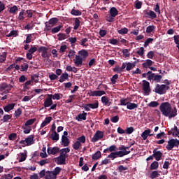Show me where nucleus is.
I'll use <instances>...</instances> for the list:
<instances>
[{"label":"nucleus","mask_w":179,"mask_h":179,"mask_svg":"<svg viewBox=\"0 0 179 179\" xmlns=\"http://www.w3.org/2000/svg\"><path fill=\"white\" fill-rule=\"evenodd\" d=\"M159 111L164 117L169 120L177 117V108H173L169 102H162L159 106Z\"/></svg>","instance_id":"nucleus-1"},{"label":"nucleus","mask_w":179,"mask_h":179,"mask_svg":"<svg viewBox=\"0 0 179 179\" xmlns=\"http://www.w3.org/2000/svg\"><path fill=\"white\" fill-rule=\"evenodd\" d=\"M169 89H170V87L169 85H166L164 84H157L156 87H155L154 92L155 93H157L158 94H166Z\"/></svg>","instance_id":"nucleus-2"},{"label":"nucleus","mask_w":179,"mask_h":179,"mask_svg":"<svg viewBox=\"0 0 179 179\" xmlns=\"http://www.w3.org/2000/svg\"><path fill=\"white\" fill-rule=\"evenodd\" d=\"M179 146V140L177 138H172L168 141V144L166 146L167 150H173L174 148H178Z\"/></svg>","instance_id":"nucleus-3"},{"label":"nucleus","mask_w":179,"mask_h":179,"mask_svg":"<svg viewBox=\"0 0 179 179\" xmlns=\"http://www.w3.org/2000/svg\"><path fill=\"white\" fill-rule=\"evenodd\" d=\"M58 23V18L57 17H52L49 20L48 22H46L45 23V28L48 31H50L51 30V27H54Z\"/></svg>","instance_id":"nucleus-4"},{"label":"nucleus","mask_w":179,"mask_h":179,"mask_svg":"<svg viewBox=\"0 0 179 179\" xmlns=\"http://www.w3.org/2000/svg\"><path fill=\"white\" fill-rule=\"evenodd\" d=\"M143 90L145 96H149V94H150L152 90H150V83L149 81L143 80Z\"/></svg>","instance_id":"nucleus-5"},{"label":"nucleus","mask_w":179,"mask_h":179,"mask_svg":"<svg viewBox=\"0 0 179 179\" xmlns=\"http://www.w3.org/2000/svg\"><path fill=\"white\" fill-rule=\"evenodd\" d=\"M13 87V85H12L11 84L3 83L0 84V92H3V90H6L7 92H10V90H12Z\"/></svg>","instance_id":"nucleus-6"},{"label":"nucleus","mask_w":179,"mask_h":179,"mask_svg":"<svg viewBox=\"0 0 179 179\" xmlns=\"http://www.w3.org/2000/svg\"><path fill=\"white\" fill-rule=\"evenodd\" d=\"M38 52H41V57H43V58H48V48L45 46H41L38 48Z\"/></svg>","instance_id":"nucleus-7"},{"label":"nucleus","mask_w":179,"mask_h":179,"mask_svg":"<svg viewBox=\"0 0 179 179\" xmlns=\"http://www.w3.org/2000/svg\"><path fill=\"white\" fill-rule=\"evenodd\" d=\"M153 157H155L157 162H159L162 160V157H163V152L161 151H157V148H155L152 151Z\"/></svg>","instance_id":"nucleus-8"},{"label":"nucleus","mask_w":179,"mask_h":179,"mask_svg":"<svg viewBox=\"0 0 179 179\" xmlns=\"http://www.w3.org/2000/svg\"><path fill=\"white\" fill-rule=\"evenodd\" d=\"M103 136H104V133L98 130L92 138V142H97L99 139H102Z\"/></svg>","instance_id":"nucleus-9"},{"label":"nucleus","mask_w":179,"mask_h":179,"mask_svg":"<svg viewBox=\"0 0 179 179\" xmlns=\"http://www.w3.org/2000/svg\"><path fill=\"white\" fill-rule=\"evenodd\" d=\"M144 15L145 16H146V17L151 19V20H153L156 19V17H157V15L156 14V13H155V11L152 10H150L149 12L145 11Z\"/></svg>","instance_id":"nucleus-10"},{"label":"nucleus","mask_w":179,"mask_h":179,"mask_svg":"<svg viewBox=\"0 0 179 179\" xmlns=\"http://www.w3.org/2000/svg\"><path fill=\"white\" fill-rule=\"evenodd\" d=\"M57 153H59V148H58V146H55V147H48V154L49 155H57Z\"/></svg>","instance_id":"nucleus-11"},{"label":"nucleus","mask_w":179,"mask_h":179,"mask_svg":"<svg viewBox=\"0 0 179 179\" xmlns=\"http://www.w3.org/2000/svg\"><path fill=\"white\" fill-rule=\"evenodd\" d=\"M52 99L51 98V95L48 94V97L45 99L43 103V107L47 108V107H51L52 104Z\"/></svg>","instance_id":"nucleus-12"},{"label":"nucleus","mask_w":179,"mask_h":179,"mask_svg":"<svg viewBox=\"0 0 179 179\" xmlns=\"http://www.w3.org/2000/svg\"><path fill=\"white\" fill-rule=\"evenodd\" d=\"M103 94H106V92L101 90L90 91V96L92 97H101V96H103Z\"/></svg>","instance_id":"nucleus-13"},{"label":"nucleus","mask_w":179,"mask_h":179,"mask_svg":"<svg viewBox=\"0 0 179 179\" xmlns=\"http://www.w3.org/2000/svg\"><path fill=\"white\" fill-rule=\"evenodd\" d=\"M83 58H81L80 56L76 55V59H74V64L76 66H82L83 65Z\"/></svg>","instance_id":"nucleus-14"},{"label":"nucleus","mask_w":179,"mask_h":179,"mask_svg":"<svg viewBox=\"0 0 179 179\" xmlns=\"http://www.w3.org/2000/svg\"><path fill=\"white\" fill-rule=\"evenodd\" d=\"M78 56L80 57V58H83V59L85 61L87 57H89V52L87 50L83 49L82 50H80L78 52Z\"/></svg>","instance_id":"nucleus-15"},{"label":"nucleus","mask_w":179,"mask_h":179,"mask_svg":"<svg viewBox=\"0 0 179 179\" xmlns=\"http://www.w3.org/2000/svg\"><path fill=\"white\" fill-rule=\"evenodd\" d=\"M27 146H30L34 144V135H30L25 138Z\"/></svg>","instance_id":"nucleus-16"},{"label":"nucleus","mask_w":179,"mask_h":179,"mask_svg":"<svg viewBox=\"0 0 179 179\" xmlns=\"http://www.w3.org/2000/svg\"><path fill=\"white\" fill-rule=\"evenodd\" d=\"M36 34H30L27 35V38L25 41H24V43H25V44H29V43H31V39L33 38V40H36Z\"/></svg>","instance_id":"nucleus-17"},{"label":"nucleus","mask_w":179,"mask_h":179,"mask_svg":"<svg viewBox=\"0 0 179 179\" xmlns=\"http://www.w3.org/2000/svg\"><path fill=\"white\" fill-rule=\"evenodd\" d=\"M57 164H66V158L64 157H57L55 159Z\"/></svg>","instance_id":"nucleus-18"},{"label":"nucleus","mask_w":179,"mask_h":179,"mask_svg":"<svg viewBox=\"0 0 179 179\" xmlns=\"http://www.w3.org/2000/svg\"><path fill=\"white\" fill-rule=\"evenodd\" d=\"M101 102L104 106H107L108 107H110L111 106V102L110 101V99L106 96H103L101 97Z\"/></svg>","instance_id":"nucleus-19"},{"label":"nucleus","mask_w":179,"mask_h":179,"mask_svg":"<svg viewBox=\"0 0 179 179\" xmlns=\"http://www.w3.org/2000/svg\"><path fill=\"white\" fill-rule=\"evenodd\" d=\"M51 121H52V117L49 116L46 117L41 124V128H44V127H46V125H48V124H50Z\"/></svg>","instance_id":"nucleus-20"},{"label":"nucleus","mask_w":179,"mask_h":179,"mask_svg":"<svg viewBox=\"0 0 179 179\" xmlns=\"http://www.w3.org/2000/svg\"><path fill=\"white\" fill-rule=\"evenodd\" d=\"M15 106H16V103H9L3 107V110L6 113H9V111H12L15 108Z\"/></svg>","instance_id":"nucleus-21"},{"label":"nucleus","mask_w":179,"mask_h":179,"mask_svg":"<svg viewBox=\"0 0 179 179\" xmlns=\"http://www.w3.org/2000/svg\"><path fill=\"white\" fill-rule=\"evenodd\" d=\"M68 79H69V74H68V73H63L60 76L59 82H60V83H64V82L68 80Z\"/></svg>","instance_id":"nucleus-22"},{"label":"nucleus","mask_w":179,"mask_h":179,"mask_svg":"<svg viewBox=\"0 0 179 179\" xmlns=\"http://www.w3.org/2000/svg\"><path fill=\"white\" fill-rule=\"evenodd\" d=\"M45 179H57V176L54 174V171H48L45 176Z\"/></svg>","instance_id":"nucleus-23"},{"label":"nucleus","mask_w":179,"mask_h":179,"mask_svg":"<svg viewBox=\"0 0 179 179\" xmlns=\"http://www.w3.org/2000/svg\"><path fill=\"white\" fill-rule=\"evenodd\" d=\"M153 65V61L150 59H147L145 62L143 63L142 66L145 69H148V68H150Z\"/></svg>","instance_id":"nucleus-24"},{"label":"nucleus","mask_w":179,"mask_h":179,"mask_svg":"<svg viewBox=\"0 0 179 179\" xmlns=\"http://www.w3.org/2000/svg\"><path fill=\"white\" fill-rule=\"evenodd\" d=\"M87 115V113L84 111L83 113L78 115V116L76 117V120L78 121H82V120H83V121H86Z\"/></svg>","instance_id":"nucleus-25"},{"label":"nucleus","mask_w":179,"mask_h":179,"mask_svg":"<svg viewBox=\"0 0 179 179\" xmlns=\"http://www.w3.org/2000/svg\"><path fill=\"white\" fill-rule=\"evenodd\" d=\"M62 141L63 143V146L64 147L69 146V143H71V142L69 141V138H68L66 136H62Z\"/></svg>","instance_id":"nucleus-26"},{"label":"nucleus","mask_w":179,"mask_h":179,"mask_svg":"<svg viewBox=\"0 0 179 179\" xmlns=\"http://www.w3.org/2000/svg\"><path fill=\"white\" fill-rule=\"evenodd\" d=\"M109 14L111 15L113 17H115L118 15V10H117V8L112 7L109 10Z\"/></svg>","instance_id":"nucleus-27"},{"label":"nucleus","mask_w":179,"mask_h":179,"mask_svg":"<svg viewBox=\"0 0 179 179\" xmlns=\"http://www.w3.org/2000/svg\"><path fill=\"white\" fill-rule=\"evenodd\" d=\"M100 158H101V152H100V150L96 151L92 156V160H99Z\"/></svg>","instance_id":"nucleus-28"},{"label":"nucleus","mask_w":179,"mask_h":179,"mask_svg":"<svg viewBox=\"0 0 179 179\" xmlns=\"http://www.w3.org/2000/svg\"><path fill=\"white\" fill-rule=\"evenodd\" d=\"M116 149H117V146L113 145H111L109 148L105 149L103 150V153H108V152H112V153H113V152H115V150H117Z\"/></svg>","instance_id":"nucleus-29"},{"label":"nucleus","mask_w":179,"mask_h":179,"mask_svg":"<svg viewBox=\"0 0 179 179\" xmlns=\"http://www.w3.org/2000/svg\"><path fill=\"white\" fill-rule=\"evenodd\" d=\"M127 108V110H135V108H138V103L129 102Z\"/></svg>","instance_id":"nucleus-30"},{"label":"nucleus","mask_w":179,"mask_h":179,"mask_svg":"<svg viewBox=\"0 0 179 179\" xmlns=\"http://www.w3.org/2000/svg\"><path fill=\"white\" fill-rule=\"evenodd\" d=\"M50 138L52 141H59V134L57 131H54L51 134Z\"/></svg>","instance_id":"nucleus-31"},{"label":"nucleus","mask_w":179,"mask_h":179,"mask_svg":"<svg viewBox=\"0 0 179 179\" xmlns=\"http://www.w3.org/2000/svg\"><path fill=\"white\" fill-rule=\"evenodd\" d=\"M157 169H159V162L154 161L150 165V170H157Z\"/></svg>","instance_id":"nucleus-32"},{"label":"nucleus","mask_w":179,"mask_h":179,"mask_svg":"<svg viewBox=\"0 0 179 179\" xmlns=\"http://www.w3.org/2000/svg\"><path fill=\"white\" fill-rule=\"evenodd\" d=\"M17 10H19V8L17 6H13L10 8L9 13H12L13 15H16L17 13Z\"/></svg>","instance_id":"nucleus-33"},{"label":"nucleus","mask_w":179,"mask_h":179,"mask_svg":"<svg viewBox=\"0 0 179 179\" xmlns=\"http://www.w3.org/2000/svg\"><path fill=\"white\" fill-rule=\"evenodd\" d=\"M155 29H156V26L150 25V26L147 27V28H146V33L148 34H150V33H152V31H155Z\"/></svg>","instance_id":"nucleus-34"},{"label":"nucleus","mask_w":179,"mask_h":179,"mask_svg":"<svg viewBox=\"0 0 179 179\" xmlns=\"http://www.w3.org/2000/svg\"><path fill=\"white\" fill-rule=\"evenodd\" d=\"M36 119L34 118V119H29L28 120L25 124H24V127H30V125H33L34 124V122H36Z\"/></svg>","instance_id":"nucleus-35"},{"label":"nucleus","mask_w":179,"mask_h":179,"mask_svg":"<svg viewBox=\"0 0 179 179\" xmlns=\"http://www.w3.org/2000/svg\"><path fill=\"white\" fill-rule=\"evenodd\" d=\"M71 13L73 15V16H80L82 15V12L79 10H76L75 8H73L71 11Z\"/></svg>","instance_id":"nucleus-36"},{"label":"nucleus","mask_w":179,"mask_h":179,"mask_svg":"<svg viewBox=\"0 0 179 179\" xmlns=\"http://www.w3.org/2000/svg\"><path fill=\"white\" fill-rule=\"evenodd\" d=\"M87 106L90 108H92V110L99 108V101H96L94 103H87Z\"/></svg>","instance_id":"nucleus-37"},{"label":"nucleus","mask_w":179,"mask_h":179,"mask_svg":"<svg viewBox=\"0 0 179 179\" xmlns=\"http://www.w3.org/2000/svg\"><path fill=\"white\" fill-rule=\"evenodd\" d=\"M106 22L111 23L115 20V17L112 16L111 14H107L106 16Z\"/></svg>","instance_id":"nucleus-38"},{"label":"nucleus","mask_w":179,"mask_h":179,"mask_svg":"<svg viewBox=\"0 0 179 179\" xmlns=\"http://www.w3.org/2000/svg\"><path fill=\"white\" fill-rule=\"evenodd\" d=\"M12 118V114L10 115H4L3 116V118L1 119V121H2V122H8V121L9 120H10Z\"/></svg>","instance_id":"nucleus-39"},{"label":"nucleus","mask_w":179,"mask_h":179,"mask_svg":"<svg viewBox=\"0 0 179 179\" xmlns=\"http://www.w3.org/2000/svg\"><path fill=\"white\" fill-rule=\"evenodd\" d=\"M159 176H160V174L159 173V171H154L150 174V177L151 179L157 178V177H159Z\"/></svg>","instance_id":"nucleus-40"},{"label":"nucleus","mask_w":179,"mask_h":179,"mask_svg":"<svg viewBox=\"0 0 179 179\" xmlns=\"http://www.w3.org/2000/svg\"><path fill=\"white\" fill-rule=\"evenodd\" d=\"M59 41H62V40H65L66 38H68V36L64 33H59L57 35Z\"/></svg>","instance_id":"nucleus-41"},{"label":"nucleus","mask_w":179,"mask_h":179,"mask_svg":"<svg viewBox=\"0 0 179 179\" xmlns=\"http://www.w3.org/2000/svg\"><path fill=\"white\" fill-rule=\"evenodd\" d=\"M162 79H163V76L161 75L155 74L154 76V82H156L157 83H160Z\"/></svg>","instance_id":"nucleus-42"},{"label":"nucleus","mask_w":179,"mask_h":179,"mask_svg":"<svg viewBox=\"0 0 179 179\" xmlns=\"http://www.w3.org/2000/svg\"><path fill=\"white\" fill-rule=\"evenodd\" d=\"M17 36H19L17 31L13 30L8 35H6V37H17Z\"/></svg>","instance_id":"nucleus-43"},{"label":"nucleus","mask_w":179,"mask_h":179,"mask_svg":"<svg viewBox=\"0 0 179 179\" xmlns=\"http://www.w3.org/2000/svg\"><path fill=\"white\" fill-rule=\"evenodd\" d=\"M63 27L62 25H59L56 27L52 28L51 30V33H52V34H55V33H58L60 30L61 28Z\"/></svg>","instance_id":"nucleus-44"},{"label":"nucleus","mask_w":179,"mask_h":179,"mask_svg":"<svg viewBox=\"0 0 179 179\" xmlns=\"http://www.w3.org/2000/svg\"><path fill=\"white\" fill-rule=\"evenodd\" d=\"M79 26H80V20L79 18H76L74 22V30H78L79 29Z\"/></svg>","instance_id":"nucleus-45"},{"label":"nucleus","mask_w":179,"mask_h":179,"mask_svg":"<svg viewBox=\"0 0 179 179\" xmlns=\"http://www.w3.org/2000/svg\"><path fill=\"white\" fill-rule=\"evenodd\" d=\"M21 72H27V69H29V64L27 63H24L20 66Z\"/></svg>","instance_id":"nucleus-46"},{"label":"nucleus","mask_w":179,"mask_h":179,"mask_svg":"<svg viewBox=\"0 0 179 179\" xmlns=\"http://www.w3.org/2000/svg\"><path fill=\"white\" fill-rule=\"evenodd\" d=\"M13 173H10L8 174L3 175L0 179H13Z\"/></svg>","instance_id":"nucleus-47"},{"label":"nucleus","mask_w":179,"mask_h":179,"mask_svg":"<svg viewBox=\"0 0 179 179\" xmlns=\"http://www.w3.org/2000/svg\"><path fill=\"white\" fill-rule=\"evenodd\" d=\"M81 146H82V143H80L79 141H76L73 145V148L75 150H79Z\"/></svg>","instance_id":"nucleus-48"},{"label":"nucleus","mask_w":179,"mask_h":179,"mask_svg":"<svg viewBox=\"0 0 179 179\" xmlns=\"http://www.w3.org/2000/svg\"><path fill=\"white\" fill-rule=\"evenodd\" d=\"M6 61V52H3L1 55H0V63L3 64Z\"/></svg>","instance_id":"nucleus-49"},{"label":"nucleus","mask_w":179,"mask_h":179,"mask_svg":"<svg viewBox=\"0 0 179 179\" xmlns=\"http://www.w3.org/2000/svg\"><path fill=\"white\" fill-rule=\"evenodd\" d=\"M117 33H119V34H128V28H122L117 31Z\"/></svg>","instance_id":"nucleus-50"},{"label":"nucleus","mask_w":179,"mask_h":179,"mask_svg":"<svg viewBox=\"0 0 179 179\" xmlns=\"http://www.w3.org/2000/svg\"><path fill=\"white\" fill-rule=\"evenodd\" d=\"M22 129H24V134H30V132H31V127H29V126H23Z\"/></svg>","instance_id":"nucleus-51"},{"label":"nucleus","mask_w":179,"mask_h":179,"mask_svg":"<svg viewBox=\"0 0 179 179\" xmlns=\"http://www.w3.org/2000/svg\"><path fill=\"white\" fill-rule=\"evenodd\" d=\"M171 131H176V133H174V132L172 133L173 136H174L175 138L176 136H178L179 129H178V127H177V126H175L174 128H172Z\"/></svg>","instance_id":"nucleus-52"},{"label":"nucleus","mask_w":179,"mask_h":179,"mask_svg":"<svg viewBox=\"0 0 179 179\" xmlns=\"http://www.w3.org/2000/svg\"><path fill=\"white\" fill-rule=\"evenodd\" d=\"M88 41H89V39H87V38H84L81 40V43H80V45H82L83 47H87L89 44H86V43H87Z\"/></svg>","instance_id":"nucleus-53"},{"label":"nucleus","mask_w":179,"mask_h":179,"mask_svg":"<svg viewBox=\"0 0 179 179\" xmlns=\"http://www.w3.org/2000/svg\"><path fill=\"white\" fill-rule=\"evenodd\" d=\"M148 107H152L154 108H156L157 106H159V102L156 101H151L150 103H148Z\"/></svg>","instance_id":"nucleus-54"},{"label":"nucleus","mask_w":179,"mask_h":179,"mask_svg":"<svg viewBox=\"0 0 179 179\" xmlns=\"http://www.w3.org/2000/svg\"><path fill=\"white\" fill-rule=\"evenodd\" d=\"M27 157V155L24 154V152L20 153V158L19 159V162L22 163V162H24Z\"/></svg>","instance_id":"nucleus-55"},{"label":"nucleus","mask_w":179,"mask_h":179,"mask_svg":"<svg viewBox=\"0 0 179 179\" xmlns=\"http://www.w3.org/2000/svg\"><path fill=\"white\" fill-rule=\"evenodd\" d=\"M51 96L52 100H60L61 96L59 94H50Z\"/></svg>","instance_id":"nucleus-56"},{"label":"nucleus","mask_w":179,"mask_h":179,"mask_svg":"<svg viewBox=\"0 0 179 179\" xmlns=\"http://www.w3.org/2000/svg\"><path fill=\"white\" fill-rule=\"evenodd\" d=\"M120 157H124V156H127V155H129L131 153V151H118Z\"/></svg>","instance_id":"nucleus-57"},{"label":"nucleus","mask_w":179,"mask_h":179,"mask_svg":"<svg viewBox=\"0 0 179 179\" xmlns=\"http://www.w3.org/2000/svg\"><path fill=\"white\" fill-rule=\"evenodd\" d=\"M136 53L140 55V57H143L145 54V48H143V47L140 48Z\"/></svg>","instance_id":"nucleus-58"},{"label":"nucleus","mask_w":179,"mask_h":179,"mask_svg":"<svg viewBox=\"0 0 179 179\" xmlns=\"http://www.w3.org/2000/svg\"><path fill=\"white\" fill-rule=\"evenodd\" d=\"M128 104H129V101H127V99H120V104L119 106H127V107Z\"/></svg>","instance_id":"nucleus-59"},{"label":"nucleus","mask_w":179,"mask_h":179,"mask_svg":"<svg viewBox=\"0 0 179 179\" xmlns=\"http://www.w3.org/2000/svg\"><path fill=\"white\" fill-rule=\"evenodd\" d=\"M117 170L119 173H122V171H125L128 170V167L124 166L123 165H120L117 167Z\"/></svg>","instance_id":"nucleus-60"},{"label":"nucleus","mask_w":179,"mask_h":179,"mask_svg":"<svg viewBox=\"0 0 179 179\" xmlns=\"http://www.w3.org/2000/svg\"><path fill=\"white\" fill-rule=\"evenodd\" d=\"M153 38H148L144 43V47L146 48L148 47V45H149V44H150V43H153Z\"/></svg>","instance_id":"nucleus-61"},{"label":"nucleus","mask_w":179,"mask_h":179,"mask_svg":"<svg viewBox=\"0 0 179 179\" xmlns=\"http://www.w3.org/2000/svg\"><path fill=\"white\" fill-rule=\"evenodd\" d=\"M134 68V65L131 62L127 63L126 71H131Z\"/></svg>","instance_id":"nucleus-62"},{"label":"nucleus","mask_w":179,"mask_h":179,"mask_svg":"<svg viewBox=\"0 0 179 179\" xmlns=\"http://www.w3.org/2000/svg\"><path fill=\"white\" fill-rule=\"evenodd\" d=\"M19 20H24V10H22L20 12L19 16H18Z\"/></svg>","instance_id":"nucleus-63"},{"label":"nucleus","mask_w":179,"mask_h":179,"mask_svg":"<svg viewBox=\"0 0 179 179\" xmlns=\"http://www.w3.org/2000/svg\"><path fill=\"white\" fill-rule=\"evenodd\" d=\"M174 43L176 45H179V35H175L173 36Z\"/></svg>","instance_id":"nucleus-64"}]
</instances>
